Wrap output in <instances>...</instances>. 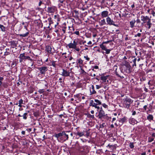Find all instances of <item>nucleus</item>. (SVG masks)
Listing matches in <instances>:
<instances>
[{
	"mask_svg": "<svg viewBox=\"0 0 155 155\" xmlns=\"http://www.w3.org/2000/svg\"><path fill=\"white\" fill-rule=\"evenodd\" d=\"M146 155V153L145 152L141 154V155Z\"/></svg>",
	"mask_w": 155,
	"mask_h": 155,
	"instance_id": "53",
	"label": "nucleus"
},
{
	"mask_svg": "<svg viewBox=\"0 0 155 155\" xmlns=\"http://www.w3.org/2000/svg\"><path fill=\"white\" fill-rule=\"evenodd\" d=\"M153 118V116L151 115H149L147 117V119L150 120H152Z\"/></svg>",
	"mask_w": 155,
	"mask_h": 155,
	"instance_id": "20",
	"label": "nucleus"
},
{
	"mask_svg": "<svg viewBox=\"0 0 155 155\" xmlns=\"http://www.w3.org/2000/svg\"><path fill=\"white\" fill-rule=\"evenodd\" d=\"M136 114V112L135 111H132V115H135Z\"/></svg>",
	"mask_w": 155,
	"mask_h": 155,
	"instance_id": "40",
	"label": "nucleus"
},
{
	"mask_svg": "<svg viewBox=\"0 0 155 155\" xmlns=\"http://www.w3.org/2000/svg\"><path fill=\"white\" fill-rule=\"evenodd\" d=\"M136 59H137L136 58H135L133 60V62H134V65L135 66H136Z\"/></svg>",
	"mask_w": 155,
	"mask_h": 155,
	"instance_id": "37",
	"label": "nucleus"
},
{
	"mask_svg": "<svg viewBox=\"0 0 155 155\" xmlns=\"http://www.w3.org/2000/svg\"><path fill=\"white\" fill-rule=\"evenodd\" d=\"M150 22H149V24L148 25H148L149 26V27H148V28H150V24H151V23H150Z\"/></svg>",
	"mask_w": 155,
	"mask_h": 155,
	"instance_id": "45",
	"label": "nucleus"
},
{
	"mask_svg": "<svg viewBox=\"0 0 155 155\" xmlns=\"http://www.w3.org/2000/svg\"><path fill=\"white\" fill-rule=\"evenodd\" d=\"M106 51V53L107 54H108L110 53V49H107V48H106L104 50Z\"/></svg>",
	"mask_w": 155,
	"mask_h": 155,
	"instance_id": "26",
	"label": "nucleus"
},
{
	"mask_svg": "<svg viewBox=\"0 0 155 155\" xmlns=\"http://www.w3.org/2000/svg\"><path fill=\"white\" fill-rule=\"evenodd\" d=\"M140 58H139L138 59H137V61H140Z\"/></svg>",
	"mask_w": 155,
	"mask_h": 155,
	"instance_id": "61",
	"label": "nucleus"
},
{
	"mask_svg": "<svg viewBox=\"0 0 155 155\" xmlns=\"http://www.w3.org/2000/svg\"><path fill=\"white\" fill-rule=\"evenodd\" d=\"M100 25H104L106 24V22L104 19L101 20L100 22Z\"/></svg>",
	"mask_w": 155,
	"mask_h": 155,
	"instance_id": "18",
	"label": "nucleus"
},
{
	"mask_svg": "<svg viewBox=\"0 0 155 155\" xmlns=\"http://www.w3.org/2000/svg\"><path fill=\"white\" fill-rule=\"evenodd\" d=\"M124 121V118H122L120 120V125H121Z\"/></svg>",
	"mask_w": 155,
	"mask_h": 155,
	"instance_id": "28",
	"label": "nucleus"
},
{
	"mask_svg": "<svg viewBox=\"0 0 155 155\" xmlns=\"http://www.w3.org/2000/svg\"><path fill=\"white\" fill-rule=\"evenodd\" d=\"M41 2H40V3H39V5H41Z\"/></svg>",
	"mask_w": 155,
	"mask_h": 155,
	"instance_id": "63",
	"label": "nucleus"
},
{
	"mask_svg": "<svg viewBox=\"0 0 155 155\" xmlns=\"http://www.w3.org/2000/svg\"><path fill=\"white\" fill-rule=\"evenodd\" d=\"M94 113V111L93 110H92L91 111V113L92 114H93Z\"/></svg>",
	"mask_w": 155,
	"mask_h": 155,
	"instance_id": "54",
	"label": "nucleus"
},
{
	"mask_svg": "<svg viewBox=\"0 0 155 155\" xmlns=\"http://www.w3.org/2000/svg\"><path fill=\"white\" fill-rule=\"evenodd\" d=\"M137 23H139V22H140V20L139 19H138L137 20Z\"/></svg>",
	"mask_w": 155,
	"mask_h": 155,
	"instance_id": "49",
	"label": "nucleus"
},
{
	"mask_svg": "<svg viewBox=\"0 0 155 155\" xmlns=\"http://www.w3.org/2000/svg\"><path fill=\"white\" fill-rule=\"evenodd\" d=\"M84 58H85L86 59L87 61H89L90 60V58L88 57L87 56H84Z\"/></svg>",
	"mask_w": 155,
	"mask_h": 155,
	"instance_id": "35",
	"label": "nucleus"
},
{
	"mask_svg": "<svg viewBox=\"0 0 155 155\" xmlns=\"http://www.w3.org/2000/svg\"><path fill=\"white\" fill-rule=\"evenodd\" d=\"M0 28L2 31H5V28L3 25H0Z\"/></svg>",
	"mask_w": 155,
	"mask_h": 155,
	"instance_id": "21",
	"label": "nucleus"
},
{
	"mask_svg": "<svg viewBox=\"0 0 155 155\" xmlns=\"http://www.w3.org/2000/svg\"><path fill=\"white\" fill-rule=\"evenodd\" d=\"M83 61L81 58H79L78 60V63L80 64H83Z\"/></svg>",
	"mask_w": 155,
	"mask_h": 155,
	"instance_id": "24",
	"label": "nucleus"
},
{
	"mask_svg": "<svg viewBox=\"0 0 155 155\" xmlns=\"http://www.w3.org/2000/svg\"><path fill=\"white\" fill-rule=\"evenodd\" d=\"M125 40H128V38L127 37L126 38H125Z\"/></svg>",
	"mask_w": 155,
	"mask_h": 155,
	"instance_id": "58",
	"label": "nucleus"
},
{
	"mask_svg": "<svg viewBox=\"0 0 155 155\" xmlns=\"http://www.w3.org/2000/svg\"><path fill=\"white\" fill-rule=\"evenodd\" d=\"M77 45V43L76 42L75 40H74L73 43H70L68 45V46L70 48H75L76 47Z\"/></svg>",
	"mask_w": 155,
	"mask_h": 155,
	"instance_id": "4",
	"label": "nucleus"
},
{
	"mask_svg": "<svg viewBox=\"0 0 155 155\" xmlns=\"http://www.w3.org/2000/svg\"><path fill=\"white\" fill-rule=\"evenodd\" d=\"M105 42H104L102 44L100 45V47L101 48L102 50H105L106 48L105 46L103 45V44L105 43Z\"/></svg>",
	"mask_w": 155,
	"mask_h": 155,
	"instance_id": "19",
	"label": "nucleus"
},
{
	"mask_svg": "<svg viewBox=\"0 0 155 155\" xmlns=\"http://www.w3.org/2000/svg\"><path fill=\"white\" fill-rule=\"evenodd\" d=\"M18 106H19V107H21L22 106H21V104H19L18 105Z\"/></svg>",
	"mask_w": 155,
	"mask_h": 155,
	"instance_id": "56",
	"label": "nucleus"
},
{
	"mask_svg": "<svg viewBox=\"0 0 155 155\" xmlns=\"http://www.w3.org/2000/svg\"><path fill=\"white\" fill-rule=\"evenodd\" d=\"M101 109L99 111L98 114V117L99 118H101L103 117H104L105 116V114L104 111L102 109V108H101Z\"/></svg>",
	"mask_w": 155,
	"mask_h": 155,
	"instance_id": "6",
	"label": "nucleus"
},
{
	"mask_svg": "<svg viewBox=\"0 0 155 155\" xmlns=\"http://www.w3.org/2000/svg\"><path fill=\"white\" fill-rule=\"evenodd\" d=\"M103 106L105 108H106L107 107V106L105 104H102Z\"/></svg>",
	"mask_w": 155,
	"mask_h": 155,
	"instance_id": "34",
	"label": "nucleus"
},
{
	"mask_svg": "<svg viewBox=\"0 0 155 155\" xmlns=\"http://www.w3.org/2000/svg\"><path fill=\"white\" fill-rule=\"evenodd\" d=\"M47 68L46 67H44L41 68H39L40 73L42 74H44L45 72L47 71Z\"/></svg>",
	"mask_w": 155,
	"mask_h": 155,
	"instance_id": "10",
	"label": "nucleus"
},
{
	"mask_svg": "<svg viewBox=\"0 0 155 155\" xmlns=\"http://www.w3.org/2000/svg\"><path fill=\"white\" fill-rule=\"evenodd\" d=\"M132 8H134V5H132Z\"/></svg>",
	"mask_w": 155,
	"mask_h": 155,
	"instance_id": "64",
	"label": "nucleus"
},
{
	"mask_svg": "<svg viewBox=\"0 0 155 155\" xmlns=\"http://www.w3.org/2000/svg\"><path fill=\"white\" fill-rule=\"evenodd\" d=\"M116 120L115 118H113L112 119V121H114Z\"/></svg>",
	"mask_w": 155,
	"mask_h": 155,
	"instance_id": "52",
	"label": "nucleus"
},
{
	"mask_svg": "<svg viewBox=\"0 0 155 155\" xmlns=\"http://www.w3.org/2000/svg\"><path fill=\"white\" fill-rule=\"evenodd\" d=\"M22 103H23V100H22L20 99L19 101V104H21Z\"/></svg>",
	"mask_w": 155,
	"mask_h": 155,
	"instance_id": "32",
	"label": "nucleus"
},
{
	"mask_svg": "<svg viewBox=\"0 0 155 155\" xmlns=\"http://www.w3.org/2000/svg\"><path fill=\"white\" fill-rule=\"evenodd\" d=\"M23 118L24 119H26L27 117H26L25 116L23 115Z\"/></svg>",
	"mask_w": 155,
	"mask_h": 155,
	"instance_id": "48",
	"label": "nucleus"
},
{
	"mask_svg": "<svg viewBox=\"0 0 155 155\" xmlns=\"http://www.w3.org/2000/svg\"><path fill=\"white\" fill-rule=\"evenodd\" d=\"M46 49L48 52L49 54H51V47L49 46H47L46 47Z\"/></svg>",
	"mask_w": 155,
	"mask_h": 155,
	"instance_id": "15",
	"label": "nucleus"
},
{
	"mask_svg": "<svg viewBox=\"0 0 155 155\" xmlns=\"http://www.w3.org/2000/svg\"><path fill=\"white\" fill-rule=\"evenodd\" d=\"M141 20L144 21V23L147 22V25H148L149 24V22H150L151 20L147 16H142Z\"/></svg>",
	"mask_w": 155,
	"mask_h": 155,
	"instance_id": "5",
	"label": "nucleus"
},
{
	"mask_svg": "<svg viewBox=\"0 0 155 155\" xmlns=\"http://www.w3.org/2000/svg\"><path fill=\"white\" fill-rule=\"evenodd\" d=\"M9 54V53L8 52H5V55H8Z\"/></svg>",
	"mask_w": 155,
	"mask_h": 155,
	"instance_id": "42",
	"label": "nucleus"
},
{
	"mask_svg": "<svg viewBox=\"0 0 155 155\" xmlns=\"http://www.w3.org/2000/svg\"><path fill=\"white\" fill-rule=\"evenodd\" d=\"M153 139L154 138H153L151 137H149V138L148 141L149 142H151L153 140Z\"/></svg>",
	"mask_w": 155,
	"mask_h": 155,
	"instance_id": "27",
	"label": "nucleus"
},
{
	"mask_svg": "<svg viewBox=\"0 0 155 155\" xmlns=\"http://www.w3.org/2000/svg\"><path fill=\"white\" fill-rule=\"evenodd\" d=\"M28 33L27 32L26 33L23 34H20L19 35L21 36H22V37H26V36H28Z\"/></svg>",
	"mask_w": 155,
	"mask_h": 155,
	"instance_id": "23",
	"label": "nucleus"
},
{
	"mask_svg": "<svg viewBox=\"0 0 155 155\" xmlns=\"http://www.w3.org/2000/svg\"><path fill=\"white\" fill-rule=\"evenodd\" d=\"M131 103V99L127 98L124 100L123 105L124 107L128 108Z\"/></svg>",
	"mask_w": 155,
	"mask_h": 155,
	"instance_id": "2",
	"label": "nucleus"
},
{
	"mask_svg": "<svg viewBox=\"0 0 155 155\" xmlns=\"http://www.w3.org/2000/svg\"><path fill=\"white\" fill-rule=\"evenodd\" d=\"M107 147L109 148L110 149L109 151L111 152H113L115 150L116 148V145H112L108 144L107 146Z\"/></svg>",
	"mask_w": 155,
	"mask_h": 155,
	"instance_id": "7",
	"label": "nucleus"
},
{
	"mask_svg": "<svg viewBox=\"0 0 155 155\" xmlns=\"http://www.w3.org/2000/svg\"><path fill=\"white\" fill-rule=\"evenodd\" d=\"M72 59V58L71 56L69 58V60H71Z\"/></svg>",
	"mask_w": 155,
	"mask_h": 155,
	"instance_id": "55",
	"label": "nucleus"
},
{
	"mask_svg": "<svg viewBox=\"0 0 155 155\" xmlns=\"http://www.w3.org/2000/svg\"><path fill=\"white\" fill-rule=\"evenodd\" d=\"M92 44V42L91 41H90L87 43V44L88 45H91Z\"/></svg>",
	"mask_w": 155,
	"mask_h": 155,
	"instance_id": "43",
	"label": "nucleus"
},
{
	"mask_svg": "<svg viewBox=\"0 0 155 155\" xmlns=\"http://www.w3.org/2000/svg\"><path fill=\"white\" fill-rule=\"evenodd\" d=\"M27 114V113H25L24 114H23V115L24 116H25Z\"/></svg>",
	"mask_w": 155,
	"mask_h": 155,
	"instance_id": "57",
	"label": "nucleus"
},
{
	"mask_svg": "<svg viewBox=\"0 0 155 155\" xmlns=\"http://www.w3.org/2000/svg\"><path fill=\"white\" fill-rule=\"evenodd\" d=\"M39 92L40 93H42L44 91H43V90H42L39 91Z\"/></svg>",
	"mask_w": 155,
	"mask_h": 155,
	"instance_id": "47",
	"label": "nucleus"
},
{
	"mask_svg": "<svg viewBox=\"0 0 155 155\" xmlns=\"http://www.w3.org/2000/svg\"><path fill=\"white\" fill-rule=\"evenodd\" d=\"M77 135L79 136H82L84 134L78 132L77 133Z\"/></svg>",
	"mask_w": 155,
	"mask_h": 155,
	"instance_id": "36",
	"label": "nucleus"
},
{
	"mask_svg": "<svg viewBox=\"0 0 155 155\" xmlns=\"http://www.w3.org/2000/svg\"><path fill=\"white\" fill-rule=\"evenodd\" d=\"M58 136H68V134H66L65 132H62L61 133H60L58 134Z\"/></svg>",
	"mask_w": 155,
	"mask_h": 155,
	"instance_id": "22",
	"label": "nucleus"
},
{
	"mask_svg": "<svg viewBox=\"0 0 155 155\" xmlns=\"http://www.w3.org/2000/svg\"><path fill=\"white\" fill-rule=\"evenodd\" d=\"M108 12L107 11H104L102 12L101 15L102 18H105L108 15Z\"/></svg>",
	"mask_w": 155,
	"mask_h": 155,
	"instance_id": "9",
	"label": "nucleus"
},
{
	"mask_svg": "<svg viewBox=\"0 0 155 155\" xmlns=\"http://www.w3.org/2000/svg\"><path fill=\"white\" fill-rule=\"evenodd\" d=\"M25 132L24 131H23L21 132V134L22 135H25Z\"/></svg>",
	"mask_w": 155,
	"mask_h": 155,
	"instance_id": "44",
	"label": "nucleus"
},
{
	"mask_svg": "<svg viewBox=\"0 0 155 155\" xmlns=\"http://www.w3.org/2000/svg\"><path fill=\"white\" fill-rule=\"evenodd\" d=\"M136 22L135 20H133L132 21L130 22V27L133 28L134 26V24Z\"/></svg>",
	"mask_w": 155,
	"mask_h": 155,
	"instance_id": "16",
	"label": "nucleus"
},
{
	"mask_svg": "<svg viewBox=\"0 0 155 155\" xmlns=\"http://www.w3.org/2000/svg\"><path fill=\"white\" fill-rule=\"evenodd\" d=\"M96 34H94V35H93V36L94 37H96Z\"/></svg>",
	"mask_w": 155,
	"mask_h": 155,
	"instance_id": "59",
	"label": "nucleus"
},
{
	"mask_svg": "<svg viewBox=\"0 0 155 155\" xmlns=\"http://www.w3.org/2000/svg\"><path fill=\"white\" fill-rule=\"evenodd\" d=\"M91 75L92 76H95V74H91Z\"/></svg>",
	"mask_w": 155,
	"mask_h": 155,
	"instance_id": "50",
	"label": "nucleus"
},
{
	"mask_svg": "<svg viewBox=\"0 0 155 155\" xmlns=\"http://www.w3.org/2000/svg\"><path fill=\"white\" fill-rule=\"evenodd\" d=\"M74 49H75L76 51H79L80 50V49L78 48H77L76 47L75 48H74Z\"/></svg>",
	"mask_w": 155,
	"mask_h": 155,
	"instance_id": "38",
	"label": "nucleus"
},
{
	"mask_svg": "<svg viewBox=\"0 0 155 155\" xmlns=\"http://www.w3.org/2000/svg\"><path fill=\"white\" fill-rule=\"evenodd\" d=\"M11 45L13 48L16 47V44L15 43V42L14 41H12L11 42Z\"/></svg>",
	"mask_w": 155,
	"mask_h": 155,
	"instance_id": "17",
	"label": "nucleus"
},
{
	"mask_svg": "<svg viewBox=\"0 0 155 155\" xmlns=\"http://www.w3.org/2000/svg\"><path fill=\"white\" fill-rule=\"evenodd\" d=\"M95 108H97L98 109H99L100 108L97 105L95 107Z\"/></svg>",
	"mask_w": 155,
	"mask_h": 155,
	"instance_id": "46",
	"label": "nucleus"
},
{
	"mask_svg": "<svg viewBox=\"0 0 155 155\" xmlns=\"http://www.w3.org/2000/svg\"><path fill=\"white\" fill-rule=\"evenodd\" d=\"M100 87H101L99 86L98 85H96V88L97 89H99V88H100Z\"/></svg>",
	"mask_w": 155,
	"mask_h": 155,
	"instance_id": "41",
	"label": "nucleus"
},
{
	"mask_svg": "<svg viewBox=\"0 0 155 155\" xmlns=\"http://www.w3.org/2000/svg\"><path fill=\"white\" fill-rule=\"evenodd\" d=\"M141 35V33H138L137 34L135 35V37H137V36L140 37V36Z\"/></svg>",
	"mask_w": 155,
	"mask_h": 155,
	"instance_id": "33",
	"label": "nucleus"
},
{
	"mask_svg": "<svg viewBox=\"0 0 155 155\" xmlns=\"http://www.w3.org/2000/svg\"><path fill=\"white\" fill-rule=\"evenodd\" d=\"M88 117L90 118H94V117L93 115H91L90 114L88 115Z\"/></svg>",
	"mask_w": 155,
	"mask_h": 155,
	"instance_id": "30",
	"label": "nucleus"
},
{
	"mask_svg": "<svg viewBox=\"0 0 155 155\" xmlns=\"http://www.w3.org/2000/svg\"><path fill=\"white\" fill-rule=\"evenodd\" d=\"M3 80V78L2 77H0V86L2 84V81Z\"/></svg>",
	"mask_w": 155,
	"mask_h": 155,
	"instance_id": "29",
	"label": "nucleus"
},
{
	"mask_svg": "<svg viewBox=\"0 0 155 155\" xmlns=\"http://www.w3.org/2000/svg\"><path fill=\"white\" fill-rule=\"evenodd\" d=\"M152 14L153 15V16H154V14H155V13L153 11H152Z\"/></svg>",
	"mask_w": 155,
	"mask_h": 155,
	"instance_id": "51",
	"label": "nucleus"
},
{
	"mask_svg": "<svg viewBox=\"0 0 155 155\" xmlns=\"http://www.w3.org/2000/svg\"><path fill=\"white\" fill-rule=\"evenodd\" d=\"M90 92L92 94H94L96 93V91L94 90V86L92 85L90 89Z\"/></svg>",
	"mask_w": 155,
	"mask_h": 155,
	"instance_id": "14",
	"label": "nucleus"
},
{
	"mask_svg": "<svg viewBox=\"0 0 155 155\" xmlns=\"http://www.w3.org/2000/svg\"><path fill=\"white\" fill-rule=\"evenodd\" d=\"M94 101L93 100H91L90 101L89 105L90 106L95 107L96 106L98 105H101V102L97 99H94Z\"/></svg>",
	"mask_w": 155,
	"mask_h": 155,
	"instance_id": "1",
	"label": "nucleus"
},
{
	"mask_svg": "<svg viewBox=\"0 0 155 155\" xmlns=\"http://www.w3.org/2000/svg\"><path fill=\"white\" fill-rule=\"evenodd\" d=\"M129 146L131 148H133L134 147V144L133 143H130Z\"/></svg>",
	"mask_w": 155,
	"mask_h": 155,
	"instance_id": "25",
	"label": "nucleus"
},
{
	"mask_svg": "<svg viewBox=\"0 0 155 155\" xmlns=\"http://www.w3.org/2000/svg\"><path fill=\"white\" fill-rule=\"evenodd\" d=\"M62 75L66 77L69 76V73L67 71L63 69Z\"/></svg>",
	"mask_w": 155,
	"mask_h": 155,
	"instance_id": "12",
	"label": "nucleus"
},
{
	"mask_svg": "<svg viewBox=\"0 0 155 155\" xmlns=\"http://www.w3.org/2000/svg\"><path fill=\"white\" fill-rule=\"evenodd\" d=\"M74 33L77 35H79V32L78 31H75Z\"/></svg>",
	"mask_w": 155,
	"mask_h": 155,
	"instance_id": "31",
	"label": "nucleus"
},
{
	"mask_svg": "<svg viewBox=\"0 0 155 155\" xmlns=\"http://www.w3.org/2000/svg\"><path fill=\"white\" fill-rule=\"evenodd\" d=\"M45 136H43V139H42V140H44V139H45Z\"/></svg>",
	"mask_w": 155,
	"mask_h": 155,
	"instance_id": "60",
	"label": "nucleus"
},
{
	"mask_svg": "<svg viewBox=\"0 0 155 155\" xmlns=\"http://www.w3.org/2000/svg\"><path fill=\"white\" fill-rule=\"evenodd\" d=\"M108 78L109 76L108 75L106 76H102L101 77V79L103 81V82H104L105 84H107L109 83V79Z\"/></svg>",
	"mask_w": 155,
	"mask_h": 155,
	"instance_id": "3",
	"label": "nucleus"
},
{
	"mask_svg": "<svg viewBox=\"0 0 155 155\" xmlns=\"http://www.w3.org/2000/svg\"><path fill=\"white\" fill-rule=\"evenodd\" d=\"M150 9H148V10H147V12H148V13H149V12H150Z\"/></svg>",
	"mask_w": 155,
	"mask_h": 155,
	"instance_id": "62",
	"label": "nucleus"
},
{
	"mask_svg": "<svg viewBox=\"0 0 155 155\" xmlns=\"http://www.w3.org/2000/svg\"><path fill=\"white\" fill-rule=\"evenodd\" d=\"M20 57L21 58V60L25 59H31L30 58V57L29 56H25L24 54H21L20 55Z\"/></svg>",
	"mask_w": 155,
	"mask_h": 155,
	"instance_id": "11",
	"label": "nucleus"
},
{
	"mask_svg": "<svg viewBox=\"0 0 155 155\" xmlns=\"http://www.w3.org/2000/svg\"><path fill=\"white\" fill-rule=\"evenodd\" d=\"M115 73L117 75V76H118V77H121V76H120V75H119L117 73V71H115Z\"/></svg>",
	"mask_w": 155,
	"mask_h": 155,
	"instance_id": "39",
	"label": "nucleus"
},
{
	"mask_svg": "<svg viewBox=\"0 0 155 155\" xmlns=\"http://www.w3.org/2000/svg\"><path fill=\"white\" fill-rule=\"evenodd\" d=\"M106 20L107 23L109 25H115L114 23V22L109 17H108L107 18Z\"/></svg>",
	"mask_w": 155,
	"mask_h": 155,
	"instance_id": "8",
	"label": "nucleus"
},
{
	"mask_svg": "<svg viewBox=\"0 0 155 155\" xmlns=\"http://www.w3.org/2000/svg\"><path fill=\"white\" fill-rule=\"evenodd\" d=\"M48 11L49 13H53L55 11V9L54 8L49 7L48 8Z\"/></svg>",
	"mask_w": 155,
	"mask_h": 155,
	"instance_id": "13",
	"label": "nucleus"
}]
</instances>
